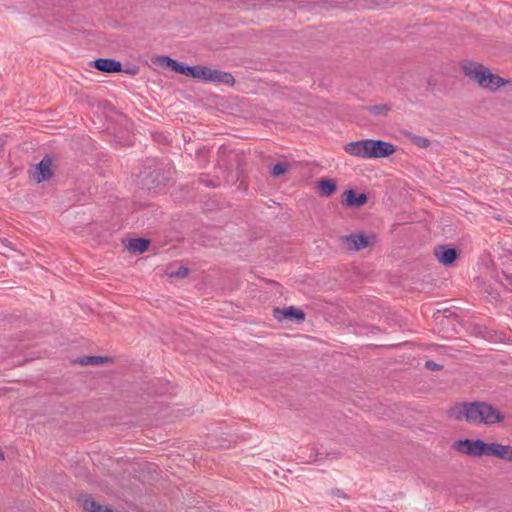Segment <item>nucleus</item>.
<instances>
[{"label": "nucleus", "mask_w": 512, "mask_h": 512, "mask_svg": "<svg viewBox=\"0 0 512 512\" xmlns=\"http://www.w3.org/2000/svg\"><path fill=\"white\" fill-rule=\"evenodd\" d=\"M199 182L207 187H217L219 185L218 180L208 179L206 175H201L199 178Z\"/></svg>", "instance_id": "bb28decb"}, {"label": "nucleus", "mask_w": 512, "mask_h": 512, "mask_svg": "<svg viewBox=\"0 0 512 512\" xmlns=\"http://www.w3.org/2000/svg\"><path fill=\"white\" fill-rule=\"evenodd\" d=\"M208 154H209L208 149H206L205 147L200 148L197 150V159L199 160V162H201V163H203V165H205L208 161Z\"/></svg>", "instance_id": "a878e982"}, {"label": "nucleus", "mask_w": 512, "mask_h": 512, "mask_svg": "<svg viewBox=\"0 0 512 512\" xmlns=\"http://www.w3.org/2000/svg\"><path fill=\"white\" fill-rule=\"evenodd\" d=\"M288 171V165L283 162H278L271 169V175L273 177H279Z\"/></svg>", "instance_id": "4be33fe9"}, {"label": "nucleus", "mask_w": 512, "mask_h": 512, "mask_svg": "<svg viewBox=\"0 0 512 512\" xmlns=\"http://www.w3.org/2000/svg\"><path fill=\"white\" fill-rule=\"evenodd\" d=\"M491 79H496L495 74L490 72L488 69L486 71L485 77H484V84L483 88H487L488 86H491Z\"/></svg>", "instance_id": "c85d7f7f"}, {"label": "nucleus", "mask_w": 512, "mask_h": 512, "mask_svg": "<svg viewBox=\"0 0 512 512\" xmlns=\"http://www.w3.org/2000/svg\"><path fill=\"white\" fill-rule=\"evenodd\" d=\"M434 254L438 261L445 266L453 264L459 257V251L456 248H450L446 245L436 246Z\"/></svg>", "instance_id": "9d476101"}, {"label": "nucleus", "mask_w": 512, "mask_h": 512, "mask_svg": "<svg viewBox=\"0 0 512 512\" xmlns=\"http://www.w3.org/2000/svg\"><path fill=\"white\" fill-rule=\"evenodd\" d=\"M188 272H189V269L186 268V267H180L178 269V271H176L175 273H171V276H176V277H179V278H184L188 275Z\"/></svg>", "instance_id": "c756f323"}, {"label": "nucleus", "mask_w": 512, "mask_h": 512, "mask_svg": "<svg viewBox=\"0 0 512 512\" xmlns=\"http://www.w3.org/2000/svg\"><path fill=\"white\" fill-rule=\"evenodd\" d=\"M4 458H5V457H4V453L0 450V459H1V460H4Z\"/></svg>", "instance_id": "72a5a7b5"}, {"label": "nucleus", "mask_w": 512, "mask_h": 512, "mask_svg": "<svg viewBox=\"0 0 512 512\" xmlns=\"http://www.w3.org/2000/svg\"><path fill=\"white\" fill-rule=\"evenodd\" d=\"M52 159L45 156L37 165H35L33 172L31 173L33 180L37 183L49 180L52 176Z\"/></svg>", "instance_id": "6e6552de"}, {"label": "nucleus", "mask_w": 512, "mask_h": 512, "mask_svg": "<svg viewBox=\"0 0 512 512\" xmlns=\"http://www.w3.org/2000/svg\"><path fill=\"white\" fill-rule=\"evenodd\" d=\"M342 241L350 250L359 251L368 246L374 245L376 236L374 234L365 235L364 233H353L342 236Z\"/></svg>", "instance_id": "39448f33"}, {"label": "nucleus", "mask_w": 512, "mask_h": 512, "mask_svg": "<svg viewBox=\"0 0 512 512\" xmlns=\"http://www.w3.org/2000/svg\"><path fill=\"white\" fill-rule=\"evenodd\" d=\"M273 316L278 321L288 319L290 321H294L295 323L300 324L305 320L306 315L303 310L294 306H289L285 308H274Z\"/></svg>", "instance_id": "423d86ee"}, {"label": "nucleus", "mask_w": 512, "mask_h": 512, "mask_svg": "<svg viewBox=\"0 0 512 512\" xmlns=\"http://www.w3.org/2000/svg\"><path fill=\"white\" fill-rule=\"evenodd\" d=\"M81 507L87 512H116L106 505L97 503L90 495H81L78 499Z\"/></svg>", "instance_id": "4468645a"}, {"label": "nucleus", "mask_w": 512, "mask_h": 512, "mask_svg": "<svg viewBox=\"0 0 512 512\" xmlns=\"http://www.w3.org/2000/svg\"><path fill=\"white\" fill-rule=\"evenodd\" d=\"M93 66L105 73H117L122 72V64L120 61L111 58H99L93 62Z\"/></svg>", "instance_id": "ddd939ff"}, {"label": "nucleus", "mask_w": 512, "mask_h": 512, "mask_svg": "<svg viewBox=\"0 0 512 512\" xmlns=\"http://www.w3.org/2000/svg\"><path fill=\"white\" fill-rule=\"evenodd\" d=\"M368 197L365 193H357L354 189H348L343 193V205L347 207H361L366 204Z\"/></svg>", "instance_id": "f8f14e48"}, {"label": "nucleus", "mask_w": 512, "mask_h": 512, "mask_svg": "<svg viewBox=\"0 0 512 512\" xmlns=\"http://www.w3.org/2000/svg\"><path fill=\"white\" fill-rule=\"evenodd\" d=\"M425 367L432 371H437V370L441 369V365L437 364L436 362H434L432 360L426 361Z\"/></svg>", "instance_id": "7c9ffc66"}, {"label": "nucleus", "mask_w": 512, "mask_h": 512, "mask_svg": "<svg viewBox=\"0 0 512 512\" xmlns=\"http://www.w3.org/2000/svg\"><path fill=\"white\" fill-rule=\"evenodd\" d=\"M317 187L320 196L322 197H330L335 193L337 189V183L334 179L331 178H322L318 180Z\"/></svg>", "instance_id": "dca6fc26"}, {"label": "nucleus", "mask_w": 512, "mask_h": 512, "mask_svg": "<svg viewBox=\"0 0 512 512\" xmlns=\"http://www.w3.org/2000/svg\"><path fill=\"white\" fill-rule=\"evenodd\" d=\"M462 70L465 76L473 79L479 86L483 87L484 77L487 71L484 65L475 62H466L462 65Z\"/></svg>", "instance_id": "1a4fd4ad"}, {"label": "nucleus", "mask_w": 512, "mask_h": 512, "mask_svg": "<svg viewBox=\"0 0 512 512\" xmlns=\"http://www.w3.org/2000/svg\"><path fill=\"white\" fill-rule=\"evenodd\" d=\"M344 151L362 159L386 158L396 151L395 145L378 139L352 141L344 145Z\"/></svg>", "instance_id": "f257e3e1"}, {"label": "nucleus", "mask_w": 512, "mask_h": 512, "mask_svg": "<svg viewBox=\"0 0 512 512\" xmlns=\"http://www.w3.org/2000/svg\"><path fill=\"white\" fill-rule=\"evenodd\" d=\"M211 73V68L202 65H195V70L193 77L194 79H200L204 82H209V76Z\"/></svg>", "instance_id": "412c9836"}, {"label": "nucleus", "mask_w": 512, "mask_h": 512, "mask_svg": "<svg viewBox=\"0 0 512 512\" xmlns=\"http://www.w3.org/2000/svg\"><path fill=\"white\" fill-rule=\"evenodd\" d=\"M209 83H220L232 86L235 83V78L230 72L211 68Z\"/></svg>", "instance_id": "2eb2a0df"}, {"label": "nucleus", "mask_w": 512, "mask_h": 512, "mask_svg": "<svg viewBox=\"0 0 512 512\" xmlns=\"http://www.w3.org/2000/svg\"><path fill=\"white\" fill-rule=\"evenodd\" d=\"M487 456H494L501 460L512 461V446L497 442L488 443Z\"/></svg>", "instance_id": "9b49d317"}, {"label": "nucleus", "mask_w": 512, "mask_h": 512, "mask_svg": "<svg viewBox=\"0 0 512 512\" xmlns=\"http://www.w3.org/2000/svg\"><path fill=\"white\" fill-rule=\"evenodd\" d=\"M138 178V184L142 189L160 190L167 185L171 178V172L169 170L166 171L162 167H156L154 169L145 167L144 170L140 172Z\"/></svg>", "instance_id": "7ed1b4c3"}, {"label": "nucleus", "mask_w": 512, "mask_h": 512, "mask_svg": "<svg viewBox=\"0 0 512 512\" xmlns=\"http://www.w3.org/2000/svg\"><path fill=\"white\" fill-rule=\"evenodd\" d=\"M159 62L162 66L171 69L172 71L179 73L181 75H185L188 77H193L195 65L190 66L185 63L179 62L175 59H172L169 56H160Z\"/></svg>", "instance_id": "0eeeda50"}, {"label": "nucleus", "mask_w": 512, "mask_h": 512, "mask_svg": "<svg viewBox=\"0 0 512 512\" xmlns=\"http://www.w3.org/2000/svg\"><path fill=\"white\" fill-rule=\"evenodd\" d=\"M470 410V402H462L453 406L449 411V416L455 420L465 419L469 423L468 412Z\"/></svg>", "instance_id": "f3484780"}, {"label": "nucleus", "mask_w": 512, "mask_h": 512, "mask_svg": "<svg viewBox=\"0 0 512 512\" xmlns=\"http://www.w3.org/2000/svg\"><path fill=\"white\" fill-rule=\"evenodd\" d=\"M468 412L469 424L472 425H493L505 419L504 414L492 404L483 401L470 402Z\"/></svg>", "instance_id": "f03ea898"}, {"label": "nucleus", "mask_w": 512, "mask_h": 512, "mask_svg": "<svg viewBox=\"0 0 512 512\" xmlns=\"http://www.w3.org/2000/svg\"><path fill=\"white\" fill-rule=\"evenodd\" d=\"M495 78L496 79H491V86H488L487 89H490L491 91H496L501 86H503L506 83H508L507 80H505L504 78H502V77H500V76H498L496 74H495Z\"/></svg>", "instance_id": "b1692460"}, {"label": "nucleus", "mask_w": 512, "mask_h": 512, "mask_svg": "<svg viewBox=\"0 0 512 512\" xmlns=\"http://www.w3.org/2000/svg\"><path fill=\"white\" fill-rule=\"evenodd\" d=\"M150 245V241L145 238H134L129 240L128 249L129 251L142 254L144 253Z\"/></svg>", "instance_id": "a211bd4d"}, {"label": "nucleus", "mask_w": 512, "mask_h": 512, "mask_svg": "<svg viewBox=\"0 0 512 512\" xmlns=\"http://www.w3.org/2000/svg\"><path fill=\"white\" fill-rule=\"evenodd\" d=\"M331 495L334 497H337V498L344 499V500L349 499L348 495L342 489H339V488L332 489Z\"/></svg>", "instance_id": "cd10ccee"}, {"label": "nucleus", "mask_w": 512, "mask_h": 512, "mask_svg": "<svg viewBox=\"0 0 512 512\" xmlns=\"http://www.w3.org/2000/svg\"><path fill=\"white\" fill-rule=\"evenodd\" d=\"M373 115H386L390 110L387 104L374 105L367 108Z\"/></svg>", "instance_id": "5701e85b"}, {"label": "nucleus", "mask_w": 512, "mask_h": 512, "mask_svg": "<svg viewBox=\"0 0 512 512\" xmlns=\"http://www.w3.org/2000/svg\"><path fill=\"white\" fill-rule=\"evenodd\" d=\"M6 143H7L6 137L0 136V155L3 153Z\"/></svg>", "instance_id": "473e14b6"}, {"label": "nucleus", "mask_w": 512, "mask_h": 512, "mask_svg": "<svg viewBox=\"0 0 512 512\" xmlns=\"http://www.w3.org/2000/svg\"><path fill=\"white\" fill-rule=\"evenodd\" d=\"M487 445L481 439H461L454 442L455 450L473 457L487 456Z\"/></svg>", "instance_id": "20e7f679"}, {"label": "nucleus", "mask_w": 512, "mask_h": 512, "mask_svg": "<svg viewBox=\"0 0 512 512\" xmlns=\"http://www.w3.org/2000/svg\"><path fill=\"white\" fill-rule=\"evenodd\" d=\"M229 150L226 146L222 145L218 149V165L227 167L224 157L228 154Z\"/></svg>", "instance_id": "393cba45"}, {"label": "nucleus", "mask_w": 512, "mask_h": 512, "mask_svg": "<svg viewBox=\"0 0 512 512\" xmlns=\"http://www.w3.org/2000/svg\"><path fill=\"white\" fill-rule=\"evenodd\" d=\"M404 136L415 146L426 149L430 146L431 142L428 138L416 135L410 131H404Z\"/></svg>", "instance_id": "aec40b11"}, {"label": "nucleus", "mask_w": 512, "mask_h": 512, "mask_svg": "<svg viewBox=\"0 0 512 512\" xmlns=\"http://www.w3.org/2000/svg\"><path fill=\"white\" fill-rule=\"evenodd\" d=\"M110 361H111V359L106 356H83V357L78 358L75 362L82 366H87V365L96 366V365H102V364L108 363Z\"/></svg>", "instance_id": "6ab92c4d"}, {"label": "nucleus", "mask_w": 512, "mask_h": 512, "mask_svg": "<svg viewBox=\"0 0 512 512\" xmlns=\"http://www.w3.org/2000/svg\"><path fill=\"white\" fill-rule=\"evenodd\" d=\"M123 71H124L125 73H127V74L135 75V74H137V73H138L139 68H138L137 66H133V67L128 68V69H125V70H123Z\"/></svg>", "instance_id": "2f4dec72"}]
</instances>
